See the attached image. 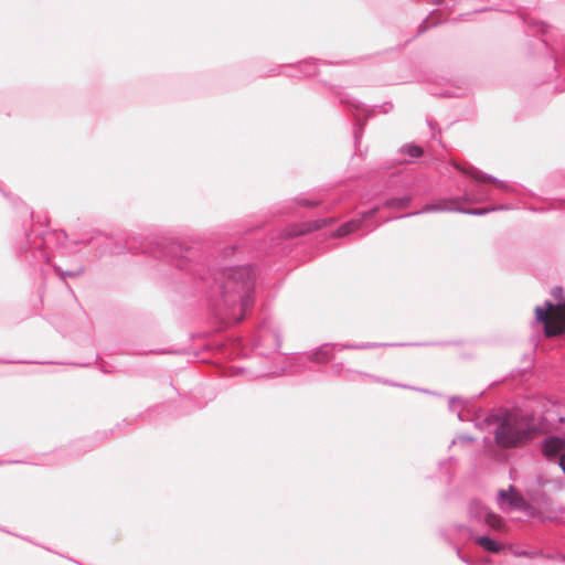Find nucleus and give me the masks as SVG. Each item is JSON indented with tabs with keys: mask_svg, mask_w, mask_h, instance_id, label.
I'll return each instance as SVG.
<instances>
[{
	"mask_svg": "<svg viewBox=\"0 0 565 565\" xmlns=\"http://www.w3.org/2000/svg\"><path fill=\"white\" fill-rule=\"evenodd\" d=\"M74 244L92 246L98 256L139 250L183 271L195 290L204 296L220 330L238 324L253 309L257 268L250 264L233 265L232 257L236 253L233 244L188 245L162 238L152 243L142 242L137 248L132 238L120 243L100 232H94Z\"/></svg>",
	"mask_w": 565,
	"mask_h": 565,
	"instance_id": "nucleus-1",
	"label": "nucleus"
},
{
	"mask_svg": "<svg viewBox=\"0 0 565 565\" xmlns=\"http://www.w3.org/2000/svg\"><path fill=\"white\" fill-rule=\"evenodd\" d=\"M32 225L24 228L23 236L17 244V253L20 259L30 267L42 268L51 264L50 249L52 246H62L67 235L62 230L45 231L49 225L46 215L30 212Z\"/></svg>",
	"mask_w": 565,
	"mask_h": 565,
	"instance_id": "nucleus-2",
	"label": "nucleus"
},
{
	"mask_svg": "<svg viewBox=\"0 0 565 565\" xmlns=\"http://www.w3.org/2000/svg\"><path fill=\"white\" fill-rule=\"evenodd\" d=\"M335 221V217H320L311 222L292 223L284 228L277 230L271 236L269 242H264V246L257 247L258 252H268L274 255H284L289 248V241L302 236L312 231H318L329 223Z\"/></svg>",
	"mask_w": 565,
	"mask_h": 565,
	"instance_id": "nucleus-3",
	"label": "nucleus"
},
{
	"mask_svg": "<svg viewBox=\"0 0 565 565\" xmlns=\"http://www.w3.org/2000/svg\"><path fill=\"white\" fill-rule=\"evenodd\" d=\"M533 431L529 417L511 414L495 429V441L501 447H516L531 438Z\"/></svg>",
	"mask_w": 565,
	"mask_h": 565,
	"instance_id": "nucleus-4",
	"label": "nucleus"
},
{
	"mask_svg": "<svg viewBox=\"0 0 565 565\" xmlns=\"http://www.w3.org/2000/svg\"><path fill=\"white\" fill-rule=\"evenodd\" d=\"M248 345L259 350L260 355H268L281 347V333L279 327L269 318H265L248 339Z\"/></svg>",
	"mask_w": 565,
	"mask_h": 565,
	"instance_id": "nucleus-5",
	"label": "nucleus"
},
{
	"mask_svg": "<svg viewBox=\"0 0 565 565\" xmlns=\"http://www.w3.org/2000/svg\"><path fill=\"white\" fill-rule=\"evenodd\" d=\"M536 321L544 327L546 337H555L565 332V301L553 303L545 301L534 309Z\"/></svg>",
	"mask_w": 565,
	"mask_h": 565,
	"instance_id": "nucleus-6",
	"label": "nucleus"
},
{
	"mask_svg": "<svg viewBox=\"0 0 565 565\" xmlns=\"http://www.w3.org/2000/svg\"><path fill=\"white\" fill-rule=\"evenodd\" d=\"M351 349H353V344L323 343L305 354L308 361L315 363L332 362L331 371L334 375L339 376L343 371V361L338 358V354Z\"/></svg>",
	"mask_w": 565,
	"mask_h": 565,
	"instance_id": "nucleus-7",
	"label": "nucleus"
},
{
	"mask_svg": "<svg viewBox=\"0 0 565 565\" xmlns=\"http://www.w3.org/2000/svg\"><path fill=\"white\" fill-rule=\"evenodd\" d=\"M564 450L565 441L558 437L547 438L543 446V452L546 457L553 458L559 456V465L565 472Z\"/></svg>",
	"mask_w": 565,
	"mask_h": 565,
	"instance_id": "nucleus-8",
	"label": "nucleus"
},
{
	"mask_svg": "<svg viewBox=\"0 0 565 565\" xmlns=\"http://www.w3.org/2000/svg\"><path fill=\"white\" fill-rule=\"evenodd\" d=\"M328 64H331V62L309 57V58L299 61L291 66L294 68H296L299 73L303 74L305 76H311V75L317 74V70H318L319 65H328Z\"/></svg>",
	"mask_w": 565,
	"mask_h": 565,
	"instance_id": "nucleus-9",
	"label": "nucleus"
},
{
	"mask_svg": "<svg viewBox=\"0 0 565 565\" xmlns=\"http://www.w3.org/2000/svg\"><path fill=\"white\" fill-rule=\"evenodd\" d=\"M52 267L57 275V277L65 282L66 288L70 292H73L71 286L66 282V278H77L85 273V267L83 265H76L68 269H63L61 266L56 264H52Z\"/></svg>",
	"mask_w": 565,
	"mask_h": 565,
	"instance_id": "nucleus-10",
	"label": "nucleus"
},
{
	"mask_svg": "<svg viewBox=\"0 0 565 565\" xmlns=\"http://www.w3.org/2000/svg\"><path fill=\"white\" fill-rule=\"evenodd\" d=\"M502 500H508L509 504L514 508H523L525 505V501L513 488L510 490H501L499 493Z\"/></svg>",
	"mask_w": 565,
	"mask_h": 565,
	"instance_id": "nucleus-11",
	"label": "nucleus"
},
{
	"mask_svg": "<svg viewBox=\"0 0 565 565\" xmlns=\"http://www.w3.org/2000/svg\"><path fill=\"white\" fill-rule=\"evenodd\" d=\"M331 90L334 94V96L338 98L339 103L342 106H344L345 108H348L349 110H351V108L353 107V100L348 93L343 92V87L338 86V85H332Z\"/></svg>",
	"mask_w": 565,
	"mask_h": 565,
	"instance_id": "nucleus-12",
	"label": "nucleus"
},
{
	"mask_svg": "<svg viewBox=\"0 0 565 565\" xmlns=\"http://www.w3.org/2000/svg\"><path fill=\"white\" fill-rule=\"evenodd\" d=\"M458 170L463 172L465 174L471 177L472 179L477 180L478 182H489L491 178L489 175L483 174L481 171L477 170L473 167H461L459 164H454Z\"/></svg>",
	"mask_w": 565,
	"mask_h": 565,
	"instance_id": "nucleus-13",
	"label": "nucleus"
},
{
	"mask_svg": "<svg viewBox=\"0 0 565 565\" xmlns=\"http://www.w3.org/2000/svg\"><path fill=\"white\" fill-rule=\"evenodd\" d=\"M477 543L480 546H482L484 550L492 552V553H498L502 548V545L500 543H498L494 540H491L487 536L478 537Z\"/></svg>",
	"mask_w": 565,
	"mask_h": 565,
	"instance_id": "nucleus-14",
	"label": "nucleus"
},
{
	"mask_svg": "<svg viewBox=\"0 0 565 565\" xmlns=\"http://www.w3.org/2000/svg\"><path fill=\"white\" fill-rule=\"evenodd\" d=\"M484 521L490 527L494 530H502L504 526L502 518L491 512L486 514Z\"/></svg>",
	"mask_w": 565,
	"mask_h": 565,
	"instance_id": "nucleus-15",
	"label": "nucleus"
},
{
	"mask_svg": "<svg viewBox=\"0 0 565 565\" xmlns=\"http://www.w3.org/2000/svg\"><path fill=\"white\" fill-rule=\"evenodd\" d=\"M353 232V218L348 220L343 225L339 226L331 234L334 237L345 236Z\"/></svg>",
	"mask_w": 565,
	"mask_h": 565,
	"instance_id": "nucleus-16",
	"label": "nucleus"
},
{
	"mask_svg": "<svg viewBox=\"0 0 565 565\" xmlns=\"http://www.w3.org/2000/svg\"><path fill=\"white\" fill-rule=\"evenodd\" d=\"M294 203L297 204L298 206H303V207H309V209L321 204V202L318 200H310V199H306V198H297L294 200Z\"/></svg>",
	"mask_w": 565,
	"mask_h": 565,
	"instance_id": "nucleus-17",
	"label": "nucleus"
},
{
	"mask_svg": "<svg viewBox=\"0 0 565 565\" xmlns=\"http://www.w3.org/2000/svg\"><path fill=\"white\" fill-rule=\"evenodd\" d=\"M403 151L413 158H418L423 154V149L415 145L405 146Z\"/></svg>",
	"mask_w": 565,
	"mask_h": 565,
	"instance_id": "nucleus-18",
	"label": "nucleus"
},
{
	"mask_svg": "<svg viewBox=\"0 0 565 565\" xmlns=\"http://www.w3.org/2000/svg\"><path fill=\"white\" fill-rule=\"evenodd\" d=\"M409 203V199L403 198V199H394L391 200L387 204L392 207L396 209H405Z\"/></svg>",
	"mask_w": 565,
	"mask_h": 565,
	"instance_id": "nucleus-19",
	"label": "nucleus"
},
{
	"mask_svg": "<svg viewBox=\"0 0 565 565\" xmlns=\"http://www.w3.org/2000/svg\"><path fill=\"white\" fill-rule=\"evenodd\" d=\"M552 296L558 301L557 303H562L565 301L563 298V288L555 287L552 289Z\"/></svg>",
	"mask_w": 565,
	"mask_h": 565,
	"instance_id": "nucleus-20",
	"label": "nucleus"
},
{
	"mask_svg": "<svg viewBox=\"0 0 565 565\" xmlns=\"http://www.w3.org/2000/svg\"><path fill=\"white\" fill-rule=\"evenodd\" d=\"M0 363H13L12 361L0 360Z\"/></svg>",
	"mask_w": 565,
	"mask_h": 565,
	"instance_id": "nucleus-21",
	"label": "nucleus"
},
{
	"mask_svg": "<svg viewBox=\"0 0 565 565\" xmlns=\"http://www.w3.org/2000/svg\"><path fill=\"white\" fill-rule=\"evenodd\" d=\"M20 461L18 460H13V461H10V463H19Z\"/></svg>",
	"mask_w": 565,
	"mask_h": 565,
	"instance_id": "nucleus-22",
	"label": "nucleus"
},
{
	"mask_svg": "<svg viewBox=\"0 0 565 565\" xmlns=\"http://www.w3.org/2000/svg\"><path fill=\"white\" fill-rule=\"evenodd\" d=\"M124 423H125L126 425H130V423H129V422H127V419H124Z\"/></svg>",
	"mask_w": 565,
	"mask_h": 565,
	"instance_id": "nucleus-23",
	"label": "nucleus"
}]
</instances>
